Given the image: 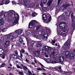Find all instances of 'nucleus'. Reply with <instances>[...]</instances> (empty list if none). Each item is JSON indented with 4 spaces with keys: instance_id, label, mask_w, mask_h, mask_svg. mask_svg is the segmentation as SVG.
Wrapping results in <instances>:
<instances>
[{
    "instance_id": "1",
    "label": "nucleus",
    "mask_w": 75,
    "mask_h": 75,
    "mask_svg": "<svg viewBox=\"0 0 75 75\" xmlns=\"http://www.w3.org/2000/svg\"><path fill=\"white\" fill-rule=\"evenodd\" d=\"M59 28L60 29H64L59 30V29H57V33L60 35H61L63 37H66L67 35L66 34L68 32V31L69 30L68 28V26L67 25V23L64 22H61L59 24Z\"/></svg>"
},
{
    "instance_id": "2",
    "label": "nucleus",
    "mask_w": 75,
    "mask_h": 75,
    "mask_svg": "<svg viewBox=\"0 0 75 75\" xmlns=\"http://www.w3.org/2000/svg\"><path fill=\"white\" fill-rule=\"evenodd\" d=\"M13 13H15V12L13 10H10L8 12V13H4L2 11L1 13H0V17H3L4 18L5 17L6 18H8L9 17L10 15L12 16ZM0 19H2V17H0Z\"/></svg>"
},
{
    "instance_id": "3",
    "label": "nucleus",
    "mask_w": 75,
    "mask_h": 75,
    "mask_svg": "<svg viewBox=\"0 0 75 75\" xmlns=\"http://www.w3.org/2000/svg\"><path fill=\"white\" fill-rule=\"evenodd\" d=\"M25 33L26 34L25 38L28 44H31L33 40L29 38L31 35V33H30V30H25Z\"/></svg>"
},
{
    "instance_id": "4",
    "label": "nucleus",
    "mask_w": 75,
    "mask_h": 75,
    "mask_svg": "<svg viewBox=\"0 0 75 75\" xmlns=\"http://www.w3.org/2000/svg\"><path fill=\"white\" fill-rule=\"evenodd\" d=\"M52 50V48L47 46H45L44 47V49L43 51V52L41 53L42 55H45L47 54H49L50 53V51Z\"/></svg>"
},
{
    "instance_id": "5",
    "label": "nucleus",
    "mask_w": 75,
    "mask_h": 75,
    "mask_svg": "<svg viewBox=\"0 0 75 75\" xmlns=\"http://www.w3.org/2000/svg\"><path fill=\"white\" fill-rule=\"evenodd\" d=\"M22 4H24L27 7H33L34 6V4L30 3V0H25Z\"/></svg>"
},
{
    "instance_id": "6",
    "label": "nucleus",
    "mask_w": 75,
    "mask_h": 75,
    "mask_svg": "<svg viewBox=\"0 0 75 75\" xmlns=\"http://www.w3.org/2000/svg\"><path fill=\"white\" fill-rule=\"evenodd\" d=\"M46 30L47 34H44V31L43 30L40 32L41 37H48V34H49V33H50V30L49 28H46Z\"/></svg>"
},
{
    "instance_id": "7",
    "label": "nucleus",
    "mask_w": 75,
    "mask_h": 75,
    "mask_svg": "<svg viewBox=\"0 0 75 75\" xmlns=\"http://www.w3.org/2000/svg\"><path fill=\"white\" fill-rule=\"evenodd\" d=\"M23 30L21 29L16 30L15 31L14 36L15 38H17L19 35H20L23 33Z\"/></svg>"
},
{
    "instance_id": "8",
    "label": "nucleus",
    "mask_w": 75,
    "mask_h": 75,
    "mask_svg": "<svg viewBox=\"0 0 75 75\" xmlns=\"http://www.w3.org/2000/svg\"><path fill=\"white\" fill-rule=\"evenodd\" d=\"M69 40H68L65 43V44L66 45V47L67 48V49H69V48H70V46H71L70 45V43L68 42H70V40L71 39V36H69Z\"/></svg>"
},
{
    "instance_id": "9",
    "label": "nucleus",
    "mask_w": 75,
    "mask_h": 75,
    "mask_svg": "<svg viewBox=\"0 0 75 75\" xmlns=\"http://www.w3.org/2000/svg\"><path fill=\"white\" fill-rule=\"evenodd\" d=\"M37 21L35 20H33L30 22L29 25V27L30 28H32L33 27L35 26V23Z\"/></svg>"
},
{
    "instance_id": "10",
    "label": "nucleus",
    "mask_w": 75,
    "mask_h": 75,
    "mask_svg": "<svg viewBox=\"0 0 75 75\" xmlns=\"http://www.w3.org/2000/svg\"><path fill=\"white\" fill-rule=\"evenodd\" d=\"M14 34L13 33H11L7 35V38L9 40H12L14 38Z\"/></svg>"
},
{
    "instance_id": "11",
    "label": "nucleus",
    "mask_w": 75,
    "mask_h": 75,
    "mask_svg": "<svg viewBox=\"0 0 75 75\" xmlns=\"http://www.w3.org/2000/svg\"><path fill=\"white\" fill-rule=\"evenodd\" d=\"M75 23H73L71 24V28L72 29L71 30L70 33L71 35H72L73 34V32L74 31V28H75Z\"/></svg>"
},
{
    "instance_id": "12",
    "label": "nucleus",
    "mask_w": 75,
    "mask_h": 75,
    "mask_svg": "<svg viewBox=\"0 0 75 75\" xmlns=\"http://www.w3.org/2000/svg\"><path fill=\"white\" fill-rule=\"evenodd\" d=\"M9 2L10 1H9V0H3L2 1V3H1L0 5H3V4H8Z\"/></svg>"
},
{
    "instance_id": "13",
    "label": "nucleus",
    "mask_w": 75,
    "mask_h": 75,
    "mask_svg": "<svg viewBox=\"0 0 75 75\" xmlns=\"http://www.w3.org/2000/svg\"><path fill=\"white\" fill-rule=\"evenodd\" d=\"M33 54L35 56H38V57H40V51L37 50V51H34L33 52ZM37 53H38V55H37Z\"/></svg>"
},
{
    "instance_id": "14",
    "label": "nucleus",
    "mask_w": 75,
    "mask_h": 75,
    "mask_svg": "<svg viewBox=\"0 0 75 75\" xmlns=\"http://www.w3.org/2000/svg\"><path fill=\"white\" fill-rule=\"evenodd\" d=\"M72 13V12H71L69 11H65L64 13L66 14V16H70L71 14Z\"/></svg>"
},
{
    "instance_id": "15",
    "label": "nucleus",
    "mask_w": 75,
    "mask_h": 75,
    "mask_svg": "<svg viewBox=\"0 0 75 75\" xmlns=\"http://www.w3.org/2000/svg\"><path fill=\"white\" fill-rule=\"evenodd\" d=\"M71 6V5L70 4H66L63 5V7L65 9H67V8L68 7H69V6Z\"/></svg>"
},
{
    "instance_id": "16",
    "label": "nucleus",
    "mask_w": 75,
    "mask_h": 75,
    "mask_svg": "<svg viewBox=\"0 0 75 75\" xmlns=\"http://www.w3.org/2000/svg\"><path fill=\"white\" fill-rule=\"evenodd\" d=\"M10 43V42L9 41H7L5 42L4 44V47H8Z\"/></svg>"
},
{
    "instance_id": "17",
    "label": "nucleus",
    "mask_w": 75,
    "mask_h": 75,
    "mask_svg": "<svg viewBox=\"0 0 75 75\" xmlns=\"http://www.w3.org/2000/svg\"><path fill=\"white\" fill-rule=\"evenodd\" d=\"M17 23H18V21L17 19H13V25H16L17 24Z\"/></svg>"
},
{
    "instance_id": "18",
    "label": "nucleus",
    "mask_w": 75,
    "mask_h": 75,
    "mask_svg": "<svg viewBox=\"0 0 75 75\" xmlns=\"http://www.w3.org/2000/svg\"><path fill=\"white\" fill-rule=\"evenodd\" d=\"M62 58L61 57V56H59V61L62 62H64V55H63V56H62Z\"/></svg>"
},
{
    "instance_id": "19",
    "label": "nucleus",
    "mask_w": 75,
    "mask_h": 75,
    "mask_svg": "<svg viewBox=\"0 0 75 75\" xmlns=\"http://www.w3.org/2000/svg\"><path fill=\"white\" fill-rule=\"evenodd\" d=\"M40 26H35L34 27L33 29L35 31H38L40 29Z\"/></svg>"
},
{
    "instance_id": "20",
    "label": "nucleus",
    "mask_w": 75,
    "mask_h": 75,
    "mask_svg": "<svg viewBox=\"0 0 75 75\" xmlns=\"http://www.w3.org/2000/svg\"><path fill=\"white\" fill-rule=\"evenodd\" d=\"M70 54V52L69 51H67L65 53V57L66 58H69V54Z\"/></svg>"
},
{
    "instance_id": "21",
    "label": "nucleus",
    "mask_w": 75,
    "mask_h": 75,
    "mask_svg": "<svg viewBox=\"0 0 75 75\" xmlns=\"http://www.w3.org/2000/svg\"><path fill=\"white\" fill-rule=\"evenodd\" d=\"M16 67L18 68H19L20 69H23L24 66L23 64H21L20 66L18 65H16Z\"/></svg>"
},
{
    "instance_id": "22",
    "label": "nucleus",
    "mask_w": 75,
    "mask_h": 75,
    "mask_svg": "<svg viewBox=\"0 0 75 75\" xmlns=\"http://www.w3.org/2000/svg\"><path fill=\"white\" fill-rule=\"evenodd\" d=\"M14 16L15 17L14 19H16V20H18L19 19V16L18 14L16 13H14Z\"/></svg>"
},
{
    "instance_id": "23",
    "label": "nucleus",
    "mask_w": 75,
    "mask_h": 75,
    "mask_svg": "<svg viewBox=\"0 0 75 75\" xmlns=\"http://www.w3.org/2000/svg\"><path fill=\"white\" fill-rule=\"evenodd\" d=\"M25 0H19V3H18L17 4H21V5H24V4H22V3H24Z\"/></svg>"
},
{
    "instance_id": "24",
    "label": "nucleus",
    "mask_w": 75,
    "mask_h": 75,
    "mask_svg": "<svg viewBox=\"0 0 75 75\" xmlns=\"http://www.w3.org/2000/svg\"><path fill=\"white\" fill-rule=\"evenodd\" d=\"M52 3V0H50L47 3V5L48 6H50Z\"/></svg>"
},
{
    "instance_id": "25",
    "label": "nucleus",
    "mask_w": 75,
    "mask_h": 75,
    "mask_svg": "<svg viewBox=\"0 0 75 75\" xmlns=\"http://www.w3.org/2000/svg\"><path fill=\"white\" fill-rule=\"evenodd\" d=\"M74 57H75V54L74 53L71 54L70 55V59H74Z\"/></svg>"
},
{
    "instance_id": "26",
    "label": "nucleus",
    "mask_w": 75,
    "mask_h": 75,
    "mask_svg": "<svg viewBox=\"0 0 75 75\" xmlns=\"http://www.w3.org/2000/svg\"><path fill=\"white\" fill-rule=\"evenodd\" d=\"M4 52V50L2 48H0V54L1 55V54H3Z\"/></svg>"
},
{
    "instance_id": "27",
    "label": "nucleus",
    "mask_w": 75,
    "mask_h": 75,
    "mask_svg": "<svg viewBox=\"0 0 75 75\" xmlns=\"http://www.w3.org/2000/svg\"><path fill=\"white\" fill-rule=\"evenodd\" d=\"M43 16V19L44 21H45L46 20H47V16H46V15L45 14H43L42 15Z\"/></svg>"
},
{
    "instance_id": "28",
    "label": "nucleus",
    "mask_w": 75,
    "mask_h": 75,
    "mask_svg": "<svg viewBox=\"0 0 75 75\" xmlns=\"http://www.w3.org/2000/svg\"><path fill=\"white\" fill-rule=\"evenodd\" d=\"M46 61L47 63H49V64L51 63V60L50 59H47L46 60Z\"/></svg>"
},
{
    "instance_id": "29",
    "label": "nucleus",
    "mask_w": 75,
    "mask_h": 75,
    "mask_svg": "<svg viewBox=\"0 0 75 75\" xmlns=\"http://www.w3.org/2000/svg\"><path fill=\"white\" fill-rule=\"evenodd\" d=\"M47 2V0H41V3L43 4H46Z\"/></svg>"
},
{
    "instance_id": "30",
    "label": "nucleus",
    "mask_w": 75,
    "mask_h": 75,
    "mask_svg": "<svg viewBox=\"0 0 75 75\" xmlns=\"http://www.w3.org/2000/svg\"><path fill=\"white\" fill-rule=\"evenodd\" d=\"M12 57L13 58H14L15 59H16L17 58V57L16 55H15L14 54H13L11 55Z\"/></svg>"
},
{
    "instance_id": "31",
    "label": "nucleus",
    "mask_w": 75,
    "mask_h": 75,
    "mask_svg": "<svg viewBox=\"0 0 75 75\" xmlns=\"http://www.w3.org/2000/svg\"><path fill=\"white\" fill-rule=\"evenodd\" d=\"M55 69H56V70H57L58 71H61V67H60L59 68L58 67H57Z\"/></svg>"
},
{
    "instance_id": "32",
    "label": "nucleus",
    "mask_w": 75,
    "mask_h": 75,
    "mask_svg": "<svg viewBox=\"0 0 75 75\" xmlns=\"http://www.w3.org/2000/svg\"><path fill=\"white\" fill-rule=\"evenodd\" d=\"M37 69L38 71H42V70H43V71H46V70L44 69H42L40 68H37Z\"/></svg>"
},
{
    "instance_id": "33",
    "label": "nucleus",
    "mask_w": 75,
    "mask_h": 75,
    "mask_svg": "<svg viewBox=\"0 0 75 75\" xmlns=\"http://www.w3.org/2000/svg\"><path fill=\"white\" fill-rule=\"evenodd\" d=\"M3 24H4V20H0V25H2Z\"/></svg>"
},
{
    "instance_id": "34",
    "label": "nucleus",
    "mask_w": 75,
    "mask_h": 75,
    "mask_svg": "<svg viewBox=\"0 0 75 75\" xmlns=\"http://www.w3.org/2000/svg\"><path fill=\"white\" fill-rule=\"evenodd\" d=\"M36 47H41V43H38L36 45Z\"/></svg>"
},
{
    "instance_id": "35",
    "label": "nucleus",
    "mask_w": 75,
    "mask_h": 75,
    "mask_svg": "<svg viewBox=\"0 0 75 75\" xmlns=\"http://www.w3.org/2000/svg\"><path fill=\"white\" fill-rule=\"evenodd\" d=\"M71 18H72V20H74V19H75V16H74V15H73V14H72V13L71 15Z\"/></svg>"
},
{
    "instance_id": "36",
    "label": "nucleus",
    "mask_w": 75,
    "mask_h": 75,
    "mask_svg": "<svg viewBox=\"0 0 75 75\" xmlns=\"http://www.w3.org/2000/svg\"><path fill=\"white\" fill-rule=\"evenodd\" d=\"M10 16H10V14H9V16L8 18H9V17H10ZM8 18H7L8 19V22H11V21H12V19H11V18L9 19Z\"/></svg>"
},
{
    "instance_id": "37",
    "label": "nucleus",
    "mask_w": 75,
    "mask_h": 75,
    "mask_svg": "<svg viewBox=\"0 0 75 75\" xmlns=\"http://www.w3.org/2000/svg\"><path fill=\"white\" fill-rule=\"evenodd\" d=\"M55 55V52H52L51 56V57H52V56H54Z\"/></svg>"
},
{
    "instance_id": "38",
    "label": "nucleus",
    "mask_w": 75,
    "mask_h": 75,
    "mask_svg": "<svg viewBox=\"0 0 75 75\" xmlns=\"http://www.w3.org/2000/svg\"><path fill=\"white\" fill-rule=\"evenodd\" d=\"M34 37L35 38H38V35H37V33H35L34 34Z\"/></svg>"
},
{
    "instance_id": "39",
    "label": "nucleus",
    "mask_w": 75,
    "mask_h": 75,
    "mask_svg": "<svg viewBox=\"0 0 75 75\" xmlns=\"http://www.w3.org/2000/svg\"><path fill=\"white\" fill-rule=\"evenodd\" d=\"M6 55H7L6 54H3L1 56L2 58V59H5V56H6Z\"/></svg>"
},
{
    "instance_id": "40",
    "label": "nucleus",
    "mask_w": 75,
    "mask_h": 75,
    "mask_svg": "<svg viewBox=\"0 0 75 75\" xmlns=\"http://www.w3.org/2000/svg\"><path fill=\"white\" fill-rule=\"evenodd\" d=\"M32 15L33 17H35L37 15V13H32Z\"/></svg>"
},
{
    "instance_id": "41",
    "label": "nucleus",
    "mask_w": 75,
    "mask_h": 75,
    "mask_svg": "<svg viewBox=\"0 0 75 75\" xmlns=\"http://www.w3.org/2000/svg\"><path fill=\"white\" fill-rule=\"evenodd\" d=\"M42 39L44 40V41H46L47 40V37H44V36H42Z\"/></svg>"
},
{
    "instance_id": "42",
    "label": "nucleus",
    "mask_w": 75,
    "mask_h": 75,
    "mask_svg": "<svg viewBox=\"0 0 75 75\" xmlns=\"http://www.w3.org/2000/svg\"><path fill=\"white\" fill-rule=\"evenodd\" d=\"M62 74H69V73L67 71L65 72L62 71Z\"/></svg>"
},
{
    "instance_id": "43",
    "label": "nucleus",
    "mask_w": 75,
    "mask_h": 75,
    "mask_svg": "<svg viewBox=\"0 0 75 75\" xmlns=\"http://www.w3.org/2000/svg\"><path fill=\"white\" fill-rule=\"evenodd\" d=\"M23 69H24V70H27V69H28V68H27V66H24L23 67Z\"/></svg>"
},
{
    "instance_id": "44",
    "label": "nucleus",
    "mask_w": 75,
    "mask_h": 75,
    "mask_svg": "<svg viewBox=\"0 0 75 75\" xmlns=\"http://www.w3.org/2000/svg\"><path fill=\"white\" fill-rule=\"evenodd\" d=\"M57 62L56 61H53L52 62V64H56L57 63Z\"/></svg>"
},
{
    "instance_id": "45",
    "label": "nucleus",
    "mask_w": 75,
    "mask_h": 75,
    "mask_svg": "<svg viewBox=\"0 0 75 75\" xmlns=\"http://www.w3.org/2000/svg\"><path fill=\"white\" fill-rule=\"evenodd\" d=\"M7 70L8 71H11V67H8L7 68Z\"/></svg>"
},
{
    "instance_id": "46",
    "label": "nucleus",
    "mask_w": 75,
    "mask_h": 75,
    "mask_svg": "<svg viewBox=\"0 0 75 75\" xmlns=\"http://www.w3.org/2000/svg\"><path fill=\"white\" fill-rule=\"evenodd\" d=\"M60 17L62 19H64L65 18V16L64 15H62L60 16Z\"/></svg>"
},
{
    "instance_id": "47",
    "label": "nucleus",
    "mask_w": 75,
    "mask_h": 75,
    "mask_svg": "<svg viewBox=\"0 0 75 75\" xmlns=\"http://www.w3.org/2000/svg\"><path fill=\"white\" fill-rule=\"evenodd\" d=\"M22 53V54H23V52H25V51H24V50L22 49L21 50V51H20V53Z\"/></svg>"
},
{
    "instance_id": "48",
    "label": "nucleus",
    "mask_w": 75,
    "mask_h": 75,
    "mask_svg": "<svg viewBox=\"0 0 75 75\" xmlns=\"http://www.w3.org/2000/svg\"><path fill=\"white\" fill-rule=\"evenodd\" d=\"M42 8L44 11H45V10H47V8L46 7H44L43 6L42 7Z\"/></svg>"
},
{
    "instance_id": "49",
    "label": "nucleus",
    "mask_w": 75,
    "mask_h": 75,
    "mask_svg": "<svg viewBox=\"0 0 75 75\" xmlns=\"http://www.w3.org/2000/svg\"><path fill=\"white\" fill-rule=\"evenodd\" d=\"M7 31V29L6 28H4L2 30V32H6V31Z\"/></svg>"
},
{
    "instance_id": "50",
    "label": "nucleus",
    "mask_w": 75,
    "mask_h": 75,
    "mask_svg": "<svg viewBox=\"0 0 75 75\" xmlns=\"http://www.w3.org/2000/svg\"><path fill=\"white\" fill-rule=\"evenodd\" d=\"M53 59L54 60H56V59H57V56H54L53 57Z\"/></svg>"
},
{
    "instance_id": "51",
    "label": "nucleus",
    "mask_w": 75,
    "mask_h": 75,
    "mask_svg": "<svg viewBox=\"0 0 75 75\" xmlns=\"http://www.w3.org/2000/svg\"><path fill=\"white\" fill-rule=\"evenodd\" d=\"M12 3L13 4H17L16 3V1H13L12 2Z\"/></svg>"
},
{
    "instance_id": "52",
    "label": "nucleus",
    "mask_w": 75,
    "mask_h": 75,
    "mask_svg": "<svg viewBox=\"0 0 75 75\" xmlns=\"http://www.w3.org/2000/svg\"><path fill=\"white\" fill-rule=\"evenodd\" d=\"M55 40H52V45H54V44L55 43Z\"/></svg>"
},
{
    "instance_id": "53",
    "label": "nucleus",
    "mask_w": 75,
    "mask_h": 75,
    "mask_svg": "<svg viewBox=\"0 0 75 75\" xmlns=\"http://www.w3.org/2000/svg\"><path fill=\"white\" fill-rule=\"evenodd\" d=\"M19 75H23V71L18 72Z\"/></svg>"
},
{
    "instance_id": "54",
    "label": "nucleus",
    "mask_w": 75,
    "mask_h": 75,
    "mask_svg": "<svg viewBox=\"0 0 75 75\" xmlns=\"http://www.w3.org/2000/svg\"><path fill=\"white\" fill-rule=\"evenodd\" d=\"M51 20V16H50L49 17V22H50Z\"/></svg>"
},
{
    "instance_id": "55",
    "label": "nucleus",
    "mask_w": 75,
    "mask_h": 75,
    "mask_svg": "<svg viewBox=\"0 0 75 75\" xmlns=\"http://www.w3.org/2000/svg\"><path fill=\"white\" fill-rule=\"evenodd\" d=\"M19 41L20 42H23V39L21 38H20L19 39Z\"/></svg>"
},
{
    "instance_id": "56",
    "label": "nucleus",
    "mask_w": 75,
    "mask_h": 75,
    "mask_svg": "<svg viewBox=\"0 0 75 75\" xmlns=\"http://www.w3.org/2000/svg\"><path fill=\"white\" fill-rule=\"evenodd\" d=\"M16 46H17V47H20V44H19L18 43H17Z\"/></svg>"
},
{
    "instance_id": "57",
    "label": "nucleus",
    "mask_w": 75,
    "mask_h": 75,
    "mask_svg": "<svg viewBox=\"0 0 75 75\" xmlns=\"http://www.w3.org/2000/svg\"><path fill=\"white\" fill-rule=\"evenodd\" d=\"M4 65H5V63H3L2 64V65H1L2 67H4Z\"/></svg>"
},
{
    "instance_id": "58",
    "label": "nucleus",
    "mask_w": 75,
    "mask_h": 75,
    "mask_svg": "<svg viewBox=\"0 0 75 75\" xmlns=\"http://www.w3.org/2000/svg\"><path fill=\"white\" fill-rule=\"evenodd\" d=\"M20 54H21V59H23V58H22V57H23V53H21H21H20Z\"/></svg>"
},
{
    "instance_id": "59",
    "label": "nucleus",
    "mask_w": 75,
    "mask_h": 75,
    "mask_svg": "<svg viewBox=\"0 0 75 75\" xmlns=\"http://www.w3.org/2000/svg\"><path fill=\"white\" fill-rule=\"evenodd\" d=\"M61 1V0H58L57 4H59V3H60Z\"/></svg>"
},
{
    "instance_id": "60",
    "label": "nucleus",
    "mask_w": 75,
    "mask_h": 75,
    "mask_svg": "<svg viewBox=\"0 0 75 75\" xmlns=\"http://www.w3.org/2000/svg\"><path fill=\"white\" fill-rule=\"evenodd\" d=\"M28 73H29V75H31L32 73H31V72L30 71H28Z\"/></svg>"
},
{
    "instance_id": "61",
    "label": "nucleus",
    "mask_w": 75,
    "mask_h": 75,
    "mask_svg": "<svg viewBox=\"0 0 75 75\" xmlns=\"http://www.w3.org/2000/svg\"><path fill=\"white\" fill-rule=\"evenodd\" d=\"M60 47V46L59 45H58V47H57V49H59V48Z\"/></svg>"
},
{
    "instance_id": "62",
    "label": "nucleus",
    "mask_w": 75,
    "mask_h": 75,
    "mask_svg": "<svg viewBox=\"0 0 75 75\" xmlns=\"http://www.w3.org/2000/svg\"><path fill=\"white\" fill-rule=\"evenodd\" d=\"M8 51H7V50H5V51H4V53H6V52H8Z\"/></svg>"
},
{
    "instance_id": "63",
    "label": "nucleus",
    "mask_w": 75,
    "mask_h": 75,
    "mask_svg": "<svg viewBox=\"0 0 75 75\" xmlns=\"http://www.w3.org/2000/svg\"><path fill=\"white\" fill-rule=\"evenodd\" d=\"M25 61L27 62H29V61L27 59H26Z\"/></svg>"
},
{
    "instance_id": "64",
    "label": "nucleus",
    "mask_w": 75,
    "mask_h": 75,
    "mask_svg": "<svg viewBox=\"0 0 75 75\" xmlns=\"http://www.w3.org/2000/svg\"><path fill=\"white\" fill-rule=\"evenodd\" d=\"M38 6H39V4H37L36 5V7H38Z\"/></svg>"
}]
</instances>
